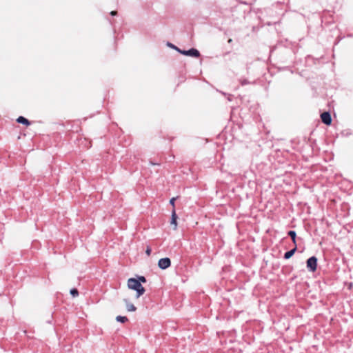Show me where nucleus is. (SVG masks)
<instances>
[{
	"label": "nucleus",
	"mask_w": 353,
	"mask_h": 353,
	"mask_svg": "<svg viewBox=\"0 0 353 353\" xmlns=\"http://www.w3.org/2000/svg\"><path fill=\"white\" fill-rule=\"evenodd\" d=\"M177 216L175 212L174 208L172 211V219H171V224L174 225V229H176L177 227V223H176Z\"/></svg>",
	"instance_id": "nucleus-7"
},
{
	"label": "nucleus",
	"mask_w": 353,
	"mask_h": 353,
	"mask_svg": "<svg viewBox=\"0 0 353 353\" xmlns=\"http://www.w3.org/2000/svg\"><path fill=\"white\" fill-rule=\"evenodd\" d=\"M171 265L170 259L168 257L161 259L158 262V266L162 269L165 270L169 268Z\"/></svg>",
	"instance_id": "nucleus-4"
},
{
	"label": "nucleus",
	"mask_w": 353,
	"mask_h": 353,
	"mask_svg": "<svg viewBox=\"0 0 353 353\" xmlns=\"http://www.w3.org/2000/svg\"><path fill=\"white\" fill-rule=\"evenodd\" d=\"M116 320L120 323H125L128 321V318L126 316H117Z\"/></svg>",
	"instance_id": "nucleus-10"
},
{
	"label": "nucleus",
	"mask_w": 353,
	"mask_h": 353,
	"mask_svg": "<svg viewBox=\"0 0 353 353\" xmlns=\"http://www.w3.org/2000/svg\"><path fill=\"white\" fill-rule=\"evenodd\" d=\"M17 121L18 123H23V124H25L26 125H30V121L26 119L25 117H19L17 119Z\"/></svg>",
	"instance_id": "nucleus-8"
},
{
	"label": "nucleus",
	"mask_w": 353,
	"mask_h": 353,
	"mask_svg": "<svg viewBox=\"0 0 353 353\" xmlns=\"http://www.w3.org/2000/svg\"><path fill=\"white\" fill-rule=\"evenodd\" d=\"M228 42H229V43H231V42H232V39H230L228 40Z\"/></svg>",
	"instance_id": "nucleus-18"
},
{
	"label": "nucleus",
	"mask_w": 353,
	"mask_h": 353,
	"mask_svg": "<svg viewBox=\"0 0 353 353\" xmlns=\"http://www.w3.org/2000/svg\"><path fill=\"white\" fill-rule=\"evenodd\" d=\"M137 281H139L140 283L141 282H142V283H145L146 282L145 278L144 276H139Z\"/></svg>",
	"instance_id": "nucleus-13"
},
{
	"label": "nucleus",
	"mask_w": 353,
	"mask_h": 353,
	"mask_svg": "<svg viewBox=\"0 0 353 353\" xmlns=\"http://www.w3.org/2000/svg\"><path fill=\"white\" fill-rule=\"evenodd\" d=\"M128 286L129 288L137 291V298H139L145 292V288L142 286L139 281H137L136 279H129L128 281Z\"/></svg>",
	"instance_id": "nucleus-1"
},
{
	"label": "nucleus",
	"mask_w": 353,
	"mask_h": 353,
	"mask_svg": "<svg viewBox=\"0 0 353 353\" xmlns=\"http://www.w3.org/2000/svg\"><path fill=\"white\" fill-rule=\"evenodd\" d=\"M317 259L315 256L309 258L307 261V268L311 272H314L316 269Z\"/></svg>",
	"instance_id": "nucleus-3"
},
{
	"label": "nucleus",
	"mask_w": 353,
	"mask_h": 353,
	"mask_svg": "<svg viewBox=\"0 0 353 353\" xmlns=\"http://www.w3.org/2000/svg\"><path fill=\"white\" fill-rule=\"evenodd\" d=\"M176 201V198L175 197H173L170 199V203L173 206V208H174V202Z\"/></svg>",
	"instance_id": "nucleus-15"
},
{
	"label": "nucleus",
	"mask_w": 353,
	"mask_h": 353,
	"mask_svg": "<svg viewBox=\"0 0 353 353\" xmlns=\"http://www.w3.org/2000/svg\"><path fill=\"white\" fill-rule=\"evenodd\" d=\"M168 46L176 49L177 50V49H179L177 47L174 46V45H172V43H168Z\"/></svg>",
	"instance_id": "nucleus-17"
},
{
	"label": "nucleus",
	"mask_w": 353,
	"mask_h": 353,
	"mask_svg": "<svg viewBox=\"0 0 353 353\" xmlns=\"http://www.w3.org/2000/svg\"><path fill=\"white\" fill-rule=\"evenodd\" d=\"M177 51L181 54L186 56L193 57H199L200 56L199 52L194 48H191L188 50H181L180 49H177Z\"/></svg>",
	"instance_id": "nucleus-2"
},
{
	"label": "nucleus",
	"mask_w": 353,
	"mask_h": 353,
	"mask_svg": "<svg viewBox=\"0 0 353 353\" xmlns=\"http://www.w3.org/2000/svg\"><path fill=\"white\" fill-rule=\"evenodd\" d=\"M296 250V248L295 247L294 248L292 249L291 250L285 252L284 254V258L285 259H290L294 254Z\"/></svg>",
	"instance_id": "nucleus-9"
},
{
	"label": "nucleus",
	"mask_w": 353,
	"mask_h": 353,
	"mask_svg": "<svg viewBox=\"0 0 353 353\" xmlns=\"http://www.w3.org/2000/svg\"><path fill=\"white\" fill-rule=\"evenodd\" d=\"M145 253L148 256H150L151 254V248L150 246H147Z\"/></svg>",
	"instance_id": "nucleus-14"
},
{
	"label": "nucleus",
	"mask_w": 353,
	"mask_h": 353,
	"mask_svg": "<svg viewBox=\"0 0 353 353\" xmlns=\"http://www.w3.org/2000/svg\"><path fill=\"white\" fill-rule=\"evenodd\" d=\"M110 14H111L112 16H116V15L117 14V11H112V12H110Z\"/></svg>",
	"instance_id": "nucleus-16"
},
{
	"label": "nucleus",
	"mask_w": 353,
	"mask_h": 353,
	"mask_svg": "<svg viewBox=\"0 0 353 353\" xmlns=\"http://www.w3.org/2000/svg\"><path fill=\"white\" fill-rule=\"evenodd\" d=\"M123 301L125 303L126 309L128 312L136 311L137 307L132 303H130L127 299H124Z\"/></svg>",
	"instance_id": "nucleus-6"
},
{
	"label": "nucleus",
	"mask_w": 353,
	"mask_h": 353,
	"mask_svg": "<svg viewBox=\"0 0 353 353\" xmlns=\"http://www.w3.org/2000/svg\"><path fill=\"white\" fill-rule=\"evenodd\" d=\"M288 235L292 238V240L293 241L294 243H296V232L294 231H290L288 232Z\"/></svg>",
	"instance_id": "nucleus-11"
},
{
	"label": "nucleus",
	"mask_w": 353,
	"mask_h": 353,
	"mask_svg": "<svg viewBox=\"0 0 353 353\" xmlns=\"http://www.w3.org/2000/svg\"><path fill=\"white\" fill-rule=\"evenodd\" d=\"M70 294L73 296H78L79 294V292L77 289L74 288V289H72L70 290Z\"/></svg>",
	"instance_id": "nucleus-12"
},
{
	"label": "nucleus",
	"mask_w": 353,
	"mask_h": 353,
	"mask_svg": "<svg viewBox=\"0 0 353 353\" xmlns=\"http://www.w3.org/2000/svg\"><path fill=\"white\" fill-rule=\"evenodd\" d=\"M322 121L326 125L331 124V115L329 112H325L321 115Z\"/></svg>",
	"instance_id": "nucleus-5"
}]
</instances>
